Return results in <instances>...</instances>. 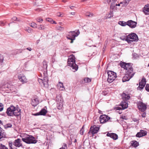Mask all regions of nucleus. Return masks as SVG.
Segmentation results:
<instances>
[{"label":"nucleus","instance_id":"nucleus-14","mask_svg":"<svg viewBox=\"0 0 149 149\" xmlns=\"http://www.w3.org/2000/svg\"><path fill=\"white\" fill-rule=\"evenodd\" d=\"M127 25L131 28H134L136 27L137 22L132 20H128L127 21Z\"/></svg>","mask_w":149,"mask_h":149},{"label":"nucleus","instance_id":"nucleus-53","mask_svg":"<svg viewBox=\"0 0 149 149\" xmlns=\"http://www.w3.org/2000/svg\"><path fill=\"white\" fill-rule=\"evenodd\" d=\"M6 113L8 116H9V107L8 108L7 110Z\"/></svg>","mask_w":149,"mask_h":149},{"label":"nucleus","instance_id":"nucleus-7","mask_svg":"<svg viewBox=\"0 0 149 149\" xmlns=\"http://www.w3.org/2000/svg\"><path fill=\"white\" fill-rule=\"evenodd\" d=\"M127 42L128 43H131V42L136 41L138 40L137 35L135 33H132L127 35Z\"/></svg>","mask_w":149,"mask_h":149},{"label":"nucleus","instance_id":"nucleus-56","mask_svg":"<svg viewBox=\"0 0 149 149\" xmlns=\"http://www.w3.org/2000/svg\"><path fill=\"white\" fill-rule=\"evenodd\" d=\"M12 19L14 21H16L17 19V18L16 17H14Z\"/></svg>","mask_w":149,"mask_h":149},{"label":"nucleus","instance_id":"nucleus-59","mask_svg":"<svg viewBox=\"0 0 149 149\" xmlns=\"http://www.w3.org/2000/svg\"><path fill=\"white\" fill-rule=\"evenodd\" d=\"M74 8V6H70V9H73Z\"/></svg>","mask_w":149,"mask_h":149},{"label":"nucleus","instance_id":"nucleus-38","mask_svg":"<svg viewBox=\"0 0 149 149\" xmlns=\"http://www.w3.org/2000/svg\"><path fill=\"white\" fill-rule=\"evenodd\" d=\"M58 86H59L60 87L62 88L63 89H65L64 86H63V83L60 81L59 82V84Z\"/></svg>","mask_w":149,"mask_h":149},{"label":"nucleus","instance_id":"nucleus-50","mask_svg":"<svg viewBox=\"0 0 149 149\" xmlns=\"http://www.w3.org/2000/svg\"><path fill=\"white\" fill-rule=\"evenodd\" d=\"M46 20L47 21L50 22L51 23L52 22V21H53L51 18H47L46 19Z\"/></svg>","mask_w":149,"mask_h":149},{"label":"nucleus","instance_id":"nucleus-26","mask_svg":"<svg viewBox=\"0 0 149 149\" xmlns=\"http://www.w3.org/2000/svg\"><path fill=\"white\" fill-rule=\"evenodd\" d=\"M132 146L134 147H136L138 145V143L136 141H132L131 142Z\"/></svg>","mask_w":149,"mask_h":149},{"label":"nucleus","instance_id":"nucleus-43","mask_svg":"<svg viewBox=\"0 0 149 149\" xmlns=\"http://www.w3.org/2000/svg\"><path fill=\"white\" fill-rule=\"evenodd\" d=\"M5 22L4 21H0V25L1 26H3L5 25Z\"/></svg>","mask_w":149,"mask_h":149},{"label":"nucleus","instance_id":"nucleus-3","mask_svg":"<svg viewBox=\"0 0 149 149\" xmlns=\"http://www.w3.org/2000/svg\"><path fill=\"white\" fill-rule=\"evenodd\" d=\"M75 57L73 55H71L68 58V65L72 67V69H74L75 71L77 70L78 66L75 63Z\"/></svg>","mask_w":149,"mask_h":149},{"label":"nucleus","instance_id":"nucleus-41","mask_svg":"<svg viewBox=\"0 0 149 149\" xmlns=\"http://www.w3.org/2000/svg\"><path fill=\"white\" fill-rule=\"evenodd\" d=\"M45 29V26L42 25H40V26L38 28V29L40 30H43Z\"/></svg>","mask_w":149,"mask_h":149},{"label":"nucleus","instance_id":"nucleus-44","mask_svg":"<svg viewBox=\"0 0 149 149\" xmlns=\"http://www.w3.org/2000/svg\"><path fill=\"white\" fill-rule=\"evenodd\" d=\"M3 56H0V63H3Z\"/></svg>","mask_w":149,"mask_h":149},{"label":"nucleus","instance_id":"nucleus-47","mask_svg":"<svg viewBox=\"0 0 149 149\" xmlns=\"http://www.w3.org/2000/svg\"><path fill=\"white\" fill-rule=\"evenodd\" d=\"M63 13H58L57 14V16L59 17H62L63 16Z\"/></svg>","mask_w":149,"mask_h":149},{"label":"nucleus","instance_id":"nucleus-11","mask_svg":"<svg viewBox=\"0 0 149 149\" xmlns=\"http://www.w3.org/2000/svg\"><path fill=\"white\" fill-rule=\"evenodd\" d=\"M146 83V79L145 78H143L141 81L139 82V86L137 88V90H141L145 86Z\"/></svg>","mask_w":149,"mask_h":149},{"label":"nucleus","instance_id":"nucleus-4","mask_svg":"<svg viewBox=\"0 0 149 149\" xmlns=\"http://www.w3.org/2000/svg\"><path fill=\"white\" fill-rule=\"evenodd\" d=\"M80 33L79 30L77 31H71L69 32L66 34V38L68 39L71 40L70 43H72L73 42V41L75 40V38Z\"/></svg>","mask_w":149,"mask_h":149},{"label":"nucleus","instance_id":"nucleus-37","mask_svg":"<svg viewBox=\"0 0 149 149\" xmlns=\"http://www.w3.org/2000/svg\"><path fill=\"white\" fill-rule=\"evenodd\" d=\"M0 149H8V148L5 145L0 144Z\"/></svg>","mask_w":149,"mask_h":149},{"label":"nucleus","instance_id":"nucleus-45","mask_svg":"<svg viewBox=\"0 0 149 149\" xmlns=\"http://www.w3.org/2000/svg\"><path fill=\"white\" fill-rule=\"evenodd\" d=\"M113 16L112 12H110V13H109L107 17V18H110L112 17Z\"/></svg>","mask_w":149,"mask_h":149},{"label":"nucleus","instance_id":"nucleus-5","mask_svg":"<svg viewBox=\"0 0 149 149\" xmlns=\"http://www.w3.org/2000/svg\"><path fill=\"white\" fill-rule=\"evenodd\" d=\"M20 114V109L18 107L15 108L13 105L10 107V116H19Z\"/></svg>","mask_w":149,"mask_h":149},{"label":"nucleus","instance_id":"nucleus-49","mask_svg":"<svg viewBox=\"0 0 149 149\" xmlns=\"http://www.w3.org/2000/svg\"><path fill=\"white\" fill-rule=\"evenodd\" d=\"M64 147H62L60 148L59 149H65V148H67V145L65 143L64 144Z\"/></svg>","mask_w":149,"mask_h":149},{"label":"nucleus","instance_id":"nucleus-27","mask_svg":"<svg viewBox=\"0 0 149 149\" xmlns=\"http://www.w3.org/2000/svg\"><path fill=\"white\" fill-rule=\"evenodd\" d=\"M85 15L86 16L89 17H91L94 16V15L89 12H87L86 14Z\"/></svg>","mask_w":149,"mask_h":149},{"label":"nucleus","instance_id":"nucleus-34","mask_svg":"<svg viewBox=\"0 0 149 149\" xmlns=\"http://www.w3.org/2000/svg\"><path fill=\"white\" fill-rule=\"evenodd\" d=\"M43 68H45L46 70V69L47 68V64L46 61H43Z\"/></svg>","mask_w":149,"mask_h":149},{"label":"nucleus","instance_id":"nucleus-25","mask_svg":"<svg viewBox=\"0 0 149 149\" xmlns=\"http://www.w3.org/2000/svg\"><path fill=\"white\" fill-rule=\"evenodd\" d=\"M63 106L62 102H57V108L58 110H61L62 109Z\"/></svg>","mask_w":149,"mask_h":149},{"label":"nucleus","instance_id":"nucleus-64","mask_svg":"<svg viewBox=\"0 0 149 149\" xmlns=\"http://www.w3.org/2000/svg\"><path fill=\"white\" fill-rule=\"evenodd\" d=\"M77 140L76 139H75L74 140V142L76 143L77 142Z\"/></svg>","mask_w":149,"mask_h":149},{"label":"nucleus","instance_id":"nucleus-2","mask_svg":"<svg viewBox=\"0 0 149 149\" xmlns=\"http://www.w3.org/2000/svg\"><path fill=\"white\" fill-rule=\"evenodd\" d=\"M120 65L122 68L126 70V73L128 74H132L133 73H135V72H133V68L131 63L122 62L120 63Z\"/></svg>","mask_w":149,"mask_h":149},{"label":"nucleus","instance_id":"nucleus-63","mask_svg":"<svg viewBox=\"0 0 149 149\" xmlns=\"http://www.w3.org/2000/svg\"><path fill=\"white\" fill-rule=\"evenodd\" d=\"M117 1V0H112V1L114 2H116Z\"/></svg>","mask_w":149,"mask_h":149},{"label":"nucleus","instance_id":"nucleus-15","mask_svg":"<svg viewBox=\"0 0 149 149\" xmlns=\"http://www.w3.org/2000/svg\"><path fill=\"white\" fill-rule=\"evenodd\" d=\"M99 130V127H96L95 125H94L93 127H91L89 133H90V132H91L92 134H95L97 133Z\"/></svg>","mask_w":149,"mask_h":149},{"label":"nucleus","instance_id":"nucleus-22","mask_svg":"<svg viewBox=\"0 0 149 149\" xmlns=\"http://www.w3.org/2000/svg\"><path fill=\"white\" fill-rule=\"evenodd\" d=\"M39 101L37 98H35L32 99L31 104L34 107L36 106L38 104Z\"/></svg>","mask_w":149,"mask_h":149},{"label":"nucleus","instance_id":"nucleus-52","mask_svg":"<svg viewBox=\"0 0 149 149\" xmlns=\"http://www.w3.org/2000/svg\"><path fill=\"white\" fill-rule=\"evenodd\" d=\"M4 128L6 129L9 127V124H7L6 125H4Z\"/></svg>","mask_w":149,"mask_h":149},{"label":"nucleus","instance_id":"nucleus-35","mask_svg":"<svg viewBox=\"0 0 149 149\" xmlns=\"http://www.w3.org/2000/svg\"><path fill=\"white\" fill-rule=\"evenodd\" d=\"M84 81L86 83H88L91 81V79L88 78H86L84 79Z\"/></svg>","mask_w":149,"mask_h":149},{"label":"nucleus","instance_id":"nucleus-16","mask_svg":"<svg viewBox=\"0 0 149 149\" xmlns=\"http://www.w3.org/2000/svg\"><path fill=\"white\" fill-rule=\"evenodd\" d=\"M13 145L16 147H19L22 146V144L21 143V141L20 139H18L15 140L13 143Z\"/></svg>","mask_w":149,"mask_h":149},{"label":"nucleus","instance_id":"nucleus-23","mask_svg":"<svg viewBox=\"0 0 149 149\" xmlns=\"http://www.w3.org/2000/svg\"><path fill=\"white\" fill-rule=\"evenodd\" d=\"M143 11L145 14H148V13H149V4L147 6H146L143 8Z\"/></svg>","mask_w":149,"mask_h":149},{"label":"nucleus","instance_id":"nucleus-40","mask_svg":"<svg viewBox=\"0 0 149 149\" xmlns=\"http://www.w3.org/2000/svg\"><path fill=\"white\" fill-rule=\"evenodd\" d=\"M36 20H37V22H40V23H42V22L43 21V19H42L41 18H40V17H38V18H37L36 19Z\"/></svg>","mask_w":149,"mask_h":149},{"label":"nucleus","instance_id":"nucleus-30","mask_svg":"<svg viewBox=\"0 0 149 149\" xmlns=\"http://www.w3.org/2000/svg\"><path fill=\"white\" fill-rule=\"evenodd\" d=\"M120 38L121 39L123 40H126L127 41V36L126 35H123L121 36L120 37Z\"/></svg>","mask_w":149,"mask_h":149},{"label":"nucleus","instance_id":"nucleus-48","mask_svg":"<svg viewBox=\"0 0 149 149\" xmlns=\"http://www.w3.org/2000/svg\"><path fill=\"white\" fill-rule=\"evenodd\" d=\"M3 109V104L0 103V111H1Z\"/></svg>","mask_w":149,"mask_h":149},{"label":"nucleus","instance_id":"nucleus-8","mask_svg":"<svg viewBox=\"0 0 149 149\" xmlns=\"http://www.w3.org/2000/svg\"><path fill=\"white\" fill-rule=\"evenodd\" d=\"M43 77L42 79H38V81L40 84H43L44 86H47L48 79L47 76V74L46 72L43 73Z\"/></svg>","mask_w":149,"mask_h":149},{"label":"nucleus","instance_id":"nucleus-58","mask_svg":"<svg viewBox=\"0 0 149 149\" xmlns=\"http://www.w3.org/2000/svg\"><path fill=\"white\" fill-rule=\"evenodd\" d=\"M58 29H59L60 30H61L63 28L61 26H59L58 27Z\"/></svg>","mask_w":149,"mask_h":149},{"label":"nucleus","instance_id":"nucleus-46","mask_svg":"<svg viewBox=\"0 0 149 149\" xmlns=\"http://www.w3.org/2000/svg\"><path fill=\"white\" fill-rule=\"evenodd\" d=\"M146 90L148 92H149V84H147L145 87Z\"/></svg>","mask_w":149,"mask_h":149},{"label":"nucleus","instance_id":"nucleus-12","mask_svg":"<svg viewBox=\"0 0 149 149\" xmlns=\"http://www.w3.org/2000/svg\"><path fill=\"white\" fill-rule=\"evenodd\" d=\"M134 74L135 73H133L132 74H130L126 73V74L122 79L123 82H125L128 81L134 76Z\"/></svg>","mask_w":149,"mask_h":149},{"label":"nucleus","instance_id":"nucleus-29","mask_svg":"<svg viewBox=\"0 0 149 149\" xmlns=\"http://www.w3.org/2000/svg\"><path fill=\"white\" fill-rule=\"evenodd\" d=\"M56 100L57 102H63V100L62 99L60 95L57 96L56 97Z\"/></svg>","mask_w":149,"mask_h":149},{"label":"nucleus","instance_id":"nucleus-32","mask_svg":"<svg viewBox=\"0 0 149 149\" xmlns=\"http://www.w3.org/2000/svg\"><path fill=\"white\" fill-rule=\"evenodd\" d=\"M122 3H123V6H125L127 5L129 3V1H128V0H125L124 2H123Z\"/></svg>","mask_w":149,"mask_h":149},{"label":"nucleus","instance_id":"nucleus-54","mask_svg":"<svg viewBox=\"0 0 149 149\" xmlns=\"http://www.w3.org/2000/svg\"><path fill=\"white\" fill-rule=\"evenodd\" d=\"M10 88H11V87H10ZM10 90L11 91V92H12V93H13V92H14L15 93H16V92H17L15 88V89L14 90V91H11V88L10 89Z\"/></svg>","mask_w":149,"mask_h":149},{"label":"nucleus","instance_id":"nucleus-51","mask_svg":"<svg viewBox=\"0 0 149 149\" xmlns=\"http://www.w3.org/2000/svg\"><path fill=\"white\" fill-rule=\"evenodd\" d=\"M123 3H122V2H121L120 3L118 4H114V5L113 7H116L117 6H120V4H123Z\"/></svg>","mask_w":149,"mask_h":149},{"label":"nucleus","instance_id":"nucleus-24","mask_svg":"<svg viewBox=\"0 0 149 149\" xmlns=\"http://www.w3.org/2000/svg\"><path fill=\"white\" fill-rule=\"evenodd\" d=\"M5 136V133L4 132V130L0 127V140Z\"/></svg>","mask_w":149,"mask_h":149},{"label":"nucleus","instance_id":"nucleus-61","mask_svg":"<svg viewBox=\"0 0 149 149\" xmlns=\"http://www.w3.org/2000/svg\"><path fill=\"white\" fill-rule=\"evenodd\" d=\"M107 3H110L111 1V0H106Z\"/></svg>","mask_w":149,"mask_h":149},{"label":"nucleus","instance_id":"nucleus-21","mask_svg":"<svg viewBox=\"0 0 149 149\" xmlns=\"http://www.w3.org/2000/svg\"><path fill=\"white\" fill-rule=\"evenodd\" d=\"M122 98L123 100V101H126L129 99L130 98V96L129 94L123 93L121 94Z\"/></svg>","mask_w":149,"mask_h":149},{"label":"nucleus","instance_id":"nucleus-55","mask_svg":"<svg viewBox=\"0 0 149 149\" xmlns=\"http://www.w3.org/2000/svg\"><path fill=\"white\" fill-rule=\"evenodd\" d=\"M146 113H143L141 115L143 117H146Z\"/></svg>","mask_w":149,"mask_h":149},{"label":"nucleus","instance_id":"nucleus-10","mask_svg":"<svg viewBox=\"0 0 149 149\" xmlns=\"http://www.w3.org/2000/svg\"><path fill=\"white\" fill-rule=\"evenodd\" d=\"M138 109L140 111L144 112L146 109V105L141 102H139L137 104Z\"/></svg>","mask_w":149,"mask_h":149},{"label":"nucleus","instance_id":"nucleus-6","mask_svg":"<svg viewBox=\"0 0 149 149\" xmlns=\"http://www.w3.org/2000/svg\"><path fill=\"white\" fill-rule=\"evenodd\" d=\"M107 74V81L109 83L112 82L116 79L117 77L116 73L112 71H108Z\"/></svg>","mask_w":149,"mask_h":149},{"label":"nucleus","instance_id":"nucleus-18","mask_svg":"<svg viewBox=\"0 0 149 149\" xmlns=\"http://www.w3.org/2000/svg\"><path fill=\"white\" fill-rule=\"evenodd\" d=\"M47 112V111L45 109H42L39 112L36 113L35 114L36 116L38 115H45Z\"/></svg>","mask_w":149,"mask_h":149},{"label":"nucleus","instance_id":"nucleus-33","mask_svg":"<svg viewBox=\"0 0 149 149\" xmlns=\"http://www.w3.org/2000/svg\"><path fill=\"white\" fill-rule=\"evenodd\" d=\"M37 24L34 22L30 24V26L33 28H36L37 27Z\"/></svg>","mask_w":149,"mask_h":149},{"label":"nucleus","instance_id":"nucleus-13","mask_svg":"<svg viewBox=\"0 0 149 149\" xmlns=\"http://www.w3.org/2000/svg\"><path fill=\"white\" fill-rule=\"evenodd\" d=\"M18 78L22 84H24L27 82V79L26 77L23 74H20L18 76Z\"/></svg>","mask_w":149,"mask_h":149},{"label":"nucleus","instance_id":"nucleus-19","mask_svg":"<svg viewBox=\"0 0 149 149\" xmlns=\"http://www.w3.org/2000/svg\"><path fill=\"white\" fill-rule=\"evenodd\" d=\"M107 136L110 137L114 140L117 139L118 137L117 135L114 133H107Z\"/></svg>","mask_w":149,"mask_h":149},{"label":"nucleus","instance_id":"nucleus-36","mask_svg":"<svg viewBox=\"0 0 149 149\" xmlns=\"http://www.w3.org/2000/svg\"><path fill=\"white\" fill-rule=\"evenodd\" d=\"M84 126H83L80 131V134L81 135H83L84 133Z\"/></svg>","mask_w":149,"mask_h":149},{"label":"nucleus","instance_id":"nucleus-9","mask_svg":"<svg viewBox=\"0 0 149 149\" xmlns=\"http://www.w3.org/2000/svg\"><path fill=\"white\" fill-rule=\"evenodd\" d=\"M110 118L106 115H102L100 116L99 120L101 123H104L107 122Z\"/></svg>","mask_w":149,"mask_h":149},{"label":"nucleus","instance_id":"nucleus-17","mask_svg":"<svg viewBox=\"0 0 149 149\" xmlns=\"http://www.w3.org/2000/svg\"><path fill=\"white\" fill-rule=\"evenodd\" d=\"M147 134V132L146 131L143 130H141L140 132H138L136 135V136L138 137H141L146 135Z\"/></svg>","mask_w":149,"mask_h":149},{"label":"nucleus","instance_id":"nucleus-39","mask_svg":"<svg viewBox=\"0 0 149 149\" xmlns=\"http://www.w3.org/2000/svg\"><path fill=\"white\" fill-rule=\"evenodd\" d=\"M10 149H17V148L16 147L13 146V144L12 142H10Z\"/></svg>","mask_w":149,"mask_h":149},{"label":"nucleus","instance_id":"nucleus-31","mask_svg":"<svg viewBox=\"0 0 149 149\" xmlns=\"http://www.w3.org/2000/svg\"><path fill=\"white\" fill-rule=\"evenodd\" d=\"M24 30L29 33H31L32 29L30 27H26L25 28Z\"/></svg>","mask_w":149,"mask_h":149},{"label":"nucleus","instance_id":"nucleus-60","mask_svg":"<svg viewBox=\"0 0 149 149\" xmlns=\"http://www.w3.org/2000/svg\"><path fill=\"white\" fill-rule=\"evenodd\" d=\"M52 24H56V22L54 21H52Z\"/></svg>","mask_w":149,"mask_h":149},{"label":"nucleus","instance_id":"nucleus-28","mask_svg":"<svg viewBox=\"0 0 149 149\" xmlns=\"http://www.w3.org/2000/svg\"><path fill=\"white\" fill-rule=\"evenodd\" d=\"M127 22H125L123 21H120L119 22L118 24L122 26H125L127 25Z\"/></svg>","mask_w":149,"mask_h":149},{"label":"nucleus","instance_id":"nucleus-57","mask_svg":"<svg viewBox=\"0 0 149 149\" xmlns=\"http://www.w3.org/2000/svg\"><path fill=\"white\" fill-rule=\"evenodd\" d=\"M26 49L29 51H31L32 50V49L31 47L27 48Z\"/></svg>","mask_w":149,"mask_h":149},{"label":"nucleus","instance_id":"nucleus-20","mask_svg":"<svg viewBox=\"0 0 149 149\" xmlns=\"http://www.w3.org/2000/svg\"><path fill=\"white\" fill-rule=\"evenodd\" d=\"M120 106L122 108V109H124L127 108L128 107V104L126 101H123L121 102Z\"/></svg>","mask_w":149,"mask_h":149},{"label":"nucleus","instance_id":"nucleus-1","mask_svg":"<svg viewBox=\"0 0 149 149\" xmlns=\"http://www.w3.org/2000/svg\"><path fill=\"white\" fill-rule=\"evenodd\" d=\"M22 141L27 144H34L37 143V140L33 136L25 134L22 136Z\"/></svg>","mask_w":149,"mask_h":149},{"label":"nucleus","instance_id":"nucleus-62","mask_svg":"<svg viewBox=\"0 0 149 149\" xmlns=\"http://www.w3.org/2000/svg\"><path fill=\"white\" fill-rule=\"evenodd\" d=\"M70 13L71 14L73 15H74L75 14V13H74V12H72V13Z\"/></svg>","mask_w":149,"mask_h":149},{"label":"nucleus","instance_id":"nucleus-42","mask_svg":"<svg viewBox=\"0 0 149 149\" xmlns=\"http://www.w3.org/2000/svg\"><path fill=\"white\" fill-rule=\"evenodd\" d=\"M115 2H112L110 5V8H111L113 9L115 7H113L114 5V4L115 3Z\"/></svg>","mask_w":149,"mask_h":149}]
</instances>
